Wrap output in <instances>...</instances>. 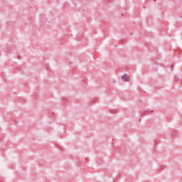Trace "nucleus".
I'll use <instances>...</instances> for the list:
<instances>
[{
  "label": "nucleus",
  "mask_w": 182,
  "mask_h": 182,
  "mask_svg": "<svg viewBox=\"0 0 182 182\" xmlns=\"http://www.w3.org/2000/svg\"><path fill=\"white\" fill-rule=\"evenodd\" d=\"M122 79L124 80V82H129L130 81V77L128 75H124L122 77Z\"/></svg>",
  "instance_id": "f257e3e1"
}]
</instances>
